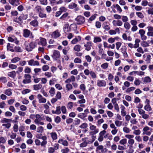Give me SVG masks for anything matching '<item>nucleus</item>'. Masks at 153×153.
Segmentation results:
<instances>
[{
    "mask_svg": "<svg viewBox=\"0 0 153 153\" xmlns=\"http://www.w3.org/2000/svg\"><path fill=\"white\" fill-rule=\"evenodd\" d=\"M75 20L77 24L78 25L83 24L85 21V17L82 16H77Z\"/></svg>",
    "mask_w": 153,
    "mask_h": 153,
    "instance_id": "obj_1",
    "label": "nucleus"
},
{
    "mask_svg": "<svg viewBox=\"0 0 153 153\" xmlns=\"http://www.w3.org/2000/svg\"><path fill=\"white\" fill-rule=\"evenodd\" d=\"M97 131H90L89 132V134L91 136V139L90 141H88V142L90 143H93L95 140L96 138V134L97 133Z\"/></svg>",
    "mask_w": 153,
    "mask_h": 153,
    "instance_id": "obj_2",
    "label": "nucleus"
},
{
    "mask_svg": "<svg viewBox=\"0 0 153 153\" xmlns=\"http://www.w3.org/2000/svg\"><path fill=\"white\" fill-rule=\"evenodd\" d=\"M36 45L37 44L36 42H32L30 43L29 45L27 46L26 49L28 51H31Z\"/></svg>",
    "mask_w": 153,
    "mask_h": 153,
    "instance_id": "obj_3",
    "label": "nucleus"
},
{
    "mask_svg": "<svg viewBox=\"0 0 153 153\" xmlns=\"http://www.w3.org/2000/svg\"><path fill=\"white\" fill-rule=\"evenodd\" d=\"M152 130V128H150L147 126H145L143 129V134H146L147 135H150Z\"/></svg>",
    "mask_w": 153,
    "mask_h": 153,
    "instance_id": "obj_4",
    "label": "nucleus"
},
{
    "mask_svg": "<svg viewBox=\"0 0 153 153\" xmlns=\"http://www.w3.org/2000/svg\"><path fill=\"white\" fill-rule=\"evenodd\" d=\"M138 111L139 112V114L141 115L142 117L145 119L146 120L148 119L149 117V115L147 114H146L145 111L142 109H138Z\"/></svg>",
    "mask_w": 153,
    "mask_h": 153,
    "instance_id": "obj_5",
    "label": "nucleus"
},
{
    "mask_svg": "<svg viewBox=\"0 0 153 153\" xmlns=\"http://www.w3.org/2000/svg\"><path fill=\"white\" fill-rule=\"evenodd\" d=\"M24 78H25V79H24L22 81L23 83L25 84L31 82V76L30 75L28 74H25L24 75Z\"/></svg>",
    "mask_w": 153,
    "mask_h": 153,
    "instance_id": "obj_6",
    "label": "nucleus"
},
{
    "mask_svg": "<svg viewBox=\"0 0 153 153\" xmlns=\"http://www.w3.org/2000/svg\"><path fill=\"white\" fill-rule=\"evenodd\" d=\"M60 52L57 50H54L53 52V54L52 56V57L54 60H56L60 58Z\"/></svg>",
    "mask_w": 153,
    "mask_h": 153,
    "instance_id": "obj_7",
    "label": "nucleus"
},
{
    "mask_svg": "<svg viewBox=\"0 0 153 153\" xmlns=\"http://www.w3.org/2000/svg\"><path fill=\"white\" fill-rule=\"evenodd\" d=\"M112 24L114 26L120 27L123 25L122 22L120 20H114L112 21Z\"/></svg>",
    "mask_w": 153,
    "mask_h": 153,
    "instance_id": "obj_8",
    "label": "nucleus"
},
{
    "mask_svg": "<svg viewBox=\"0 0 153 153\" xmlns=\"http://www.w3.org/2000/svg\"><path fill=\"white\" fill-rule=\"evenodd\" d=\"M97 85L99 87H104L106 85V81L104 80H98L97 81Z\"/></svg>",
    "mask_w": 153,
    "mask_h": 153,
    "instance_id": "obj_9",
    "label": "nucleus"
},
{
    "mask_svg": "<svg viewBox=\"0 0 153 153\" xmlns=\"http://www.w3.org/2000/svg\"><path fill=\"white\" fill-rule=\"evenodd\" d=\"M37 98L38 99L39 102L40 103H45L46 102V99L43 97L40 94H38L37 95Z\"/></svg>",
    "mask_w": 153,
    "mask_h": 153,
    "instance_id": "obj_10",
    "label": "nucleus"
},
{
    "mask_svg": "<svg viewBox=\"0 0 153 153\" xmlns=\"http://www.w3.org/2000/svg\"><path fill=\"white\" fill-rule=\"evenodd\" d=\"M28 65L30 66H38L39 64L38 61H34L33 59H31L28 61Z\"/></svg>",
    "mask_w": 153,
    "mask_h": 153,
    "instance_id": "obj_11",
    "label": "nucleus"
},
{
    "mask_svg": "<svg viewBox=\"0 0 153 153\" xmlns=\"http://www.w3.org/2000/svg\"><path fill=\"white\" fill-rule=\"evenodd\" d=\"M103 28L106 31L110 30L111 27L110 24L108 22H105L103 23L102 25Z\"/></svg>",
    "mask_w": 153,
    "mask_h": 153,
    "instance_id": "obj_12",
    "label": "nucleus"
},
{
    "mask_svg": "<svg viewBox=\"0 0 153 153\" xmlns=\"http://www.w3.org/2000/svg\"><path fill=\"white\" fill-rule=\"evenodd\" d=\"M148 29V32L147 33V35L149 36H153V27L149 26L147 27Z\"/></svg>",
    "mask_w": 153,
    "mask_h": 153,
    "instance_id": "obj_13",
    "label": "nucleus"
},
{
    "mask_svg": "<svg viewBox=\"0 0 153 153\" xmlns=\"http://www.w3.org/2000/svg\"><path fill=\"white\" fill-rule=\"evenodd\" d=\"M39 45H41L42 46H46L47 44L46 40L44 38L40 37V40L38 42Z\"/></svg>",
    "mask_w": 153,
    "mask_h": 153,
    "instance_id": "obj_14",
    "label": "nucleus"
},
{
    "mask_svg": "<svg viewBox=\"0 0 153 153\" xmlns=\"http://www.w3.org/2000/svg\"><path fill=\"white\" fill-rule=\"evenodd\" d=\"M7 39L9 42H14L16 44H18L19 43V41L17 39L14 37H9Z\"/></svg>",
    "mask_w": 153,
    "mask_h": 153,
    "instance_id": "obj_15",
    "label": "nucleus"
},
{
    "mask_svg": "<svg viewBox=\"0 0 153 153\" xmlns=\"http://www.w3.org/2000/svg\"><path fill=\"white\" fill-rule=\"evenodd\" d=\"M51 36L52 38L56 39L60 36V34L58 30H57L52 33Z\"/></svg>",
    "mask_w": 153,
    "mask_h": 153,
    "instance_id": "obj_16",
    "label": "nucleus"
},
{
    "mask_svg": "<svg viewBox=\"0 0 153 153\" xmlns=\"http://www.w3.org/2000/svg\"><path fill=\"white\" fill-rule=\"evenodd\" d=\"M9 2L14 6H17L20 4L19 0H9Z\"/></svg>",
    "mask_w": 153,
    "mask_h": 153,
    "instance_id": "obj_17",
    "label": "nucleus"
},
{
    "mask_svg": "<svg viewBox=\"0 0 153 153\" xmlns=\"http://www.w3.org/2000/svg\"><path fill=\"white\" fill-rule=\"evenodd\" d=\"M58 143L65 146H68V143L67 140L62 139H60L58 141Z\"/></svg>",
    "mask_w": 153,
    "mask_h": 153,
    "instance_id": "obj_18",
    "label": "nucleus"
},
{
    "mask_svg": "<svg viewBox=\"0 0 153 153\" xmlns=\"http://www.w3.org/2000/svg\"><path fill=\"white\" fill-rule=\"evenodd\" d=\"M23 32V36L25 38L28 37L31 33L30 31L27 29H24Z\"/></svg>",
    "mask_w": 153,
    "mask_h": 153,
    "instance_id": "obj_19",
    "label": "nucleus"
},
{
    "mask_svg": "<svg viewBox=\"0 0 153 153\" xmlns=\"http://www.w3.org/2000/svg\"><path fill=\"white\" fill-rule=\"evenodd\" d=\"M92 46L91 42H87L86 44L84 45V47L85 48V50L87 51H89L91 50Z\"/></svg>",
    "mask_w": 153,
    "mask_h": 153,
    "instance_id": "obj_20",
    "label": "nucleus"
},
{
    "mask_svg": "<svg viewBox=\"0 0 153 153\" xmlns=\"http://www.w3.org/2000/svg\"><path fill=\"white\" fill-rule=\"evenodd\" d=\"M41 115L39 114H36V119L34 121L35 123H37L39 121H41L43 119V117H42Z\"/></svg>",
    "mask_w": 153,
    "mask_h": 153,
    "instance_id": "obj_21",
    "label": "nucleus"
},
{
    "mask_svg": "<svg viewBox=\"0 0 153 153\" xmlns=\"http://www.w3.org/2000/svg\"><path fill=\"white\" fill-rule=\"evenodd\" d=\"M64 31L65 33H67L71 31V27H69L68 24H66L64 27L63 28Z\"/></svg>",
    "mask_w": 153,
    "mask_h": 153,
    "instance_id": "obj_22",
    "label": "nucleus"
},
{
    "mask_svg": "<svg viewBox=\"0 0 153 153\" xmlns=\"http://www.w3.org/2000/svg\"><path fill=\"white\" fill-rule=\"evenodd\" d=\"M47 138L45 136H44L42 138L43 141L41 142V146L42 147H45V145L47 143Z\"/></svg>",
    "mask_w": 153,
    "mask_h": 153,
    "instance_id": "obj_23",
    "label": "nucleus"
},
{
    "mask_svg": "<svg viewBox=\"0 0 153 153\" xmlns=\"http://www.w3.org/2000/svg\"><path fill=\"white\" fill-rule=\"evenodd\" d=\"M90 126L89 127V129L91 131H97V133L99 132V129L97 128V127L96 126L93 125H92L91 123L89 124Z\"/></svg>",
    "mask_w": 153,
    "mask_h": 153,
    "instance_id": "obj_24",
    "label": "nucleus"
},
{
    "mask_svg": "<svg viewBox=\"0 0 153 153\" xmlns=\"http://www.w3.org/2000/svg\"><path fill=\"white\" fill-rule=\"evenodd\" d=\"M44 9L42 8L39 5H37L34 8V11L39 13L42 11H43Z\"/></svg>",
    "mask_w": 153,
    "mask_h": 153,
    "instance_id": "obj_25",
    "label": "nucleus"
},
{
    "mask_svg": "<svg viewBox=\"0 0 153 153\" xmlns=\"http://www.w3.org/2000/svg\"><path fill=\"white\" fill-rule=\"evenodd\" d=\"M75 80V78L74 76H71V77L67 79H66L65 81V83H69L71 82H74Z\"/></svg>",
    "mask_w": 153,
    "mask_h": 153,
    "instance_id": "obj_26",
    "label": "nucleus"
},
{
    "mask_svg": "<svg viewBox=\"0 0 153 153\" xmlns=\"http://www.w3.org/2000/svg\"><path fill=\"white\" fill-rule=\"evenodd\" d=\"M28 17L27 15H22L19 17L18 19L21 22L23 20L26 19Z\"/></svg>",
    "mask_w": 153,
    "mask_h": 153,
    "instance_id": "obj_27",
    "label": "nucleus"
},
{
    "mask_svg": "<svg viewBox=\"0 0 153 153\" xmlns=\"http://www.w3.org/2000/svg\"><path fill=\"white\" fill-rule=\"evenodd\" d=\"M140 42V40L139 39H137L135 40V44L134 45V48H137L139 47V43Z\"/></svg>",
    "mask_w": 153,
    "mask_h": 153,
    "instance_id": "obj_28",
    "label": "nucleus"
},
{
    "mask_svg": "<svg viewBox=\"0 0 153 153\" xmlns=\"http://www.w3.org/2000/svg\"><path fill=\"white\" fill-rule=\"evenodd\" d=\"M16 72L15 71H13L8 73L7 75L8 76L13 79H14L16 76Z\"/></svg>",
    "mask_w": 153,
    "mask_h": 153,
    "instance_id": "obj_29",
    "label": "nucleus"
},
{
    "mask_svg": "<svg viewBox=\"0 0 153 153\" xmlns=\"http://www.w3.org/2000/svg\"><path fill=\"white\" fill-rule=\"evenodd\" d=\"M87 138H82V140L83 141H84L80 144V147L83 148L87 146L88 144V143L87 141H86L85 140H84L85 139Z\"/></svg>",
    "mask_w": 153,
    "mask_h": 153,
    "instance_id": "obj_30",
    "label": "nucleus"
},
{
    "mask_svg": "<svg viewBox=\"0 0 153 153\" xmlns=\"http://www.w3.org/2000/svg\"><path fill=\"white\" fill-rule=\"evenodd\" d=\"M68 15L69 13H65L62 15V16L59 19L61 20H65L68 16Z\"/></svg>",
    "mask_w": 153,
    "mask_h": 153,
    "instance_id": "obj_31",
    "label": "nucleus"
},
{
    "mask_svg": "<svg viewBox=\"0 0 153 153\" xmlns=\"http://www.w3.org/2000/svg\"><path fill=\"white\" fill-rule=\"evenodd\" d=\"M50 134L53 140H56L57 139V134L56 132H52Z\"/></svg>",
    "mask_w": 153,
    "mask_h": 153,
    "instance_id": "obj_32",
    "label": "nucleus"
},
{
    "mask_svg": "<svg viewBox=\"0 0 153 153\" xmlns=\"http://www.w3.org/2000/svg\"><path fill=\"white\" fill-rule=\"evenodd\" d=\"M81 46L79 45H75L73 48L74 50L76 52H78L81 50Z\"/></svg>",
    "mask_w": 153,
    "mask_h": 153,
    "instance_id": "obj_33",
    "label": "nucleus"
},
{
    "mask_svg": "<svg viewBox=\"0 0 153 153\" xmlns=\"http://www.w3.org/2000/svg\"><path fill=\"white\" fill-rule=\"evenodd\" d=\"M4 93L8 96H10L12 94V90L10 89H6L4 91Z\"/></svg>",
    "mask_w": 153,
    "mask_h": 153,
    "instance_id": "obj_34",
    "label": "nucleus"
},
{
    "mask_svg": "<svg viewBox=\"0 0 153 153\" xmlns=\"http://www.w3.org/2000/svg\"><path fill=\"white\" fill-rule=\"evenodd\" d=\"M20 58L18 57H16L11 60V62L13 63H15L20 61Z\"/></svg>",
    "mask_w": 153,
    "mask_h": 153,
    "instance_id": "obj_35",
    "label": "nucleus"
},
{
    "mask_svg": "<svg viewBox=\"0 0 153 153\" xmlns=\"http://www.w3.org/2000/svg\"><path fill=\"white\" fill-rule=\"evenodd\" d=\"M30 23V25L34 27H36L38 25V22L37 20H34L31 22Z\"/></svg>",
    "mask_w": 153,
    "mask_h": 153,
    "instance_id": "obj_36",
    "label": "nucleus"
},
{
    "mask_svg": "<svg viewBox=\"0 0 153 153\" xmlns=\"http://www.w3.org/2000/svg\"><path fill=\"white\" fill-rule=\"evenodd\" d=\"M144 109L146 111H150L152 110V108L151 107L150 104H146L144 107Z\"/></svg>",
    "mask_w": 153,
    "mask_h": 153,
    "instance_id": "obj_37",
    "label": "nucleus"
},
{
    "mask_svg": "<svg viewBox=\"0 0 153 153\" xmlns=\"http://www.w3.org/2000/svg\"><path fill=\"white\" fill-rule=\"evenodd\" d=\"M124 27L126 30H128L130 28L131 25L129 22H127L124 23Z\"/></svg>",
    "mask_w": 153,
    "mask_h": 153,
    "instance_id": "obj_38",
    "label": "nucleus"
},
{
    "mask_svg": "<svg viewBox=\"0 0 153 153\" xmlns=\"http://www.w3.org/2000/svg\"><path fill=\"white\" fill-rule=\"evenodd\" d=\"M101 39L99 36H95L94 38V42L97 43L101 42Z\"/></svg>",
    "mask_w": 153,
    "mask_h": 153,
    "instance_id": "obj_39",
    "label": "nucleus"
},
{
    "mask_svg": "<svg viewBox=\"0 0 153 153\" xmlns=\"http://www.w3.org/2000/svg\"><path fill=\"white\" fill-rule=\"evenodd\" d=\"M77 116L82 119H83L87 117V115L85 113H81L78 114Z\"/></svg>",
    "mask_w": 153,
    "mask_h": 153,
    "instance_id": "obj_40",
    "label": "nucleus"
},
{
    "mask_svg": "<svg viewBox=\"0 0 153 153\" xmlns=\"http://www.w3.org/2000/svg\"><path fill=\"white\" fill-rule=\"evenodd\" d=\"M151 81V79L149 77L147 76L144 78V80L143 81L144 83L150 82Z\"/></svg>",
    "mask_w": 153,
    "mask_h": 153,
    "instance_id": "obj_41",
    "label": "nucleus"
},
{
    "mask_svg": "<svg viewBox=\"0 0 153 153\" xmlns=\"http://www.w3.org/2000/svg\"><path fill=\"white\" fill-rule=\"evenodd\" d=\"M51 96H53L55 93V89L53 87L51 88L49 91Z\"/></svg>",
    "mask_w": 153,
    "mask_h": 153,
    "instance_id": "obj_42",
    "label": "nucleus"
},
{
    "mask_svg": "<svg viewBox=\"0 0 153 153\" xmlns=\"http://www.w3.org/2000/svg\"><path fill=\"white\" fill-rule=\"evenodd\" d=\"M123 122L118 120H116L114 122L115 124L117 127L120 126L122 124Z\"/></svg>",
    "mask_w": 153,
    "mask_h": 153,
    "instance_id": "obj_43",
    "label": "nucleus"
},
{
    "mask_svg": "<svg viewBox=\"0 0 153 153\" xmlns=\"http://www.w3.org/2000/svg\"><path fill=\"white\" fill-rule=\"evenodd\" d=\"M43 12V11H42V12L39 13H38L39 16L41 18H46L47 17L46 14L44 13Z\"/></svg>",
    "mask_w": 153,
    "mask_h": 153,
    "instance_id": "obj_44",
    "label": "nucleus"
},
{
    "mask_svg": "<svg viewBox=\"0 0 153 153\" xmlns=\"http://www.w3.org/2000/svg\"><path fill=\"white\" fill-rule=\"evenodd\" d=\"M77 6V4L75 3H71L68 5L69 8L70 9H73L76 8Z\"/></svg>",
    "mask_w": 153,
    "mask_h": 153,
    "instance_id": "obj_45",
    "label": "nucleus"
},
{
    "mask_svg": "<svg viewBox=\"0 0 153 153\" xmlns=\"http://www.w3.org/2000/svg\"><path fill=\"white\" fill-rule=\"evenodd\" d=\"M119 143L123 145H125L127 143V139L126 138H124L121 139L119 141Z\"/></svg>",
    "mask_w": 153,
    "mask_h": 153,
    "instance_id": "obj_46",
    "label": "nucleus"
},
{
    "mask_svg": "<svg viewBox=\"0 0 153 153\" xmlns=\"http://www.w3.org/2000/svg\"><path fill=\"white\" fill-rule=\"evenodd\" d=\"M135 89V88L134 87H131L127 89L125 91L127 93H130L131 91H134Z\"/></svg>",
    "mask_w": 153,
    "mask_h": 153,
    "instance_id": "obj_47",
    "label": "nucleus"
},
{
    "mask_svg": "<svg viewBox=\"0 0 153 153\" xmlns=\"http://www.w3.org/2000/svg\"><path fill=\"white\" fill-rule=\"evenodd\" d=\"M90 74L92 79H95L97 77L96 74L92 71H90Z\"/></svg>",
    "mask_w": 153,
    "mask_h": 153,
    "instance_id": "obj_48",
    "label": "nucleus"
},
{
    "mask_svg": "<svg viewBox=\"0 0 153 153\" xmlns=\"http://www.w3.org/2000/svg\"><path fill=\"white\" fill-rule=\"evenodd\" d=\"M73 103L72 102H68L67 105V107L68 109H71L73 107Z\"/></svg>",
    "mask_w": 153,
    "mask_h": 153,
    "instance_id": "obj_49",
    "label": "nucleus"
},
{
    "mask_svg": "<svg viewBox=\"0 0 153 153\" xmlns=\"http://www.w3.org/2000/svg\"><path fill=\"white\" fill-rule=\"evenodd\" d=\"M70 49V48L69 47H68L67 48H65L62 50L63 53L65 55H66L67 53L68 52Z\"/></svg>",
    "mask_w": 153,
    "mask_h": 153,
    "instance_id": "obj_50",
    "label": "nucleus"
},
{
    "mask_svg": "<svg viewBox=\"0 0 153 153\" xmlns=\"http://www.w3.org/2000/svg\"><path fill=\"white\" fill-rule=\"evenodd\" d=\"M44 131L43 127L42 126H40L38 127L37 129V132L38 133H42Z\"/></svg>",
    "mask_w": 153,
    "mask_h": 153,
    "instance_id": "obj_51",
    "label": "nucleus"
},
{
    "mask_svg": "<svg viewBox=\"0 0 153 153\" xmlns=\"http://www.w3.org/2000/svg\"><path fill=\"white\" fill-rule=\"evenodd\" d=\"M96 18L95 14L92 15L88 20V22L90 23H91L92 21L94 20Z\"/></svg>",
    "mask_w": 153,
    "mask_h": 153,
    "instance_id": "obj_52",
    "label": "nucleus"
},
{
    "mask_svg": "<svg viewBox=\"0 0 153 153\" xmlns=\"http://www.w3.org/2000/svg\"><path fill=\"white\" fill-rule=\"evenodd\" d=\"M141 45L142 46L144 47H148L149 46V43L145 41L142 42L141 43Z\"/></svg>",
    "mask_w": 153,
    "mask_h": 153,
    "instance_id": "obj_53",
    "label": "nucleus"
},
{
    "mask_svg": "<svg viewBox=\"0 0 153 153\" xmlns=\"http://www.w3.org/2000/svg\"><path fill=\"white\" fill-rule=\"evenodd\" d=\"M41 87L42 86L40 84L36 85H33L34 89L35 90H38L40 89Z\"/></svg>",
    "mask_w": 153,
    "mask_h": 153,
    "instance_id": "obj_54",
    "label": "nucleus"
},
{
    "mask_svg": "<svg viewBox=\"0 0 153 153\" xmlns=\"http://www.w3.org/2000/svg\"><path fill=\"white\" fill-rule=\"evenodd\" d=\"M88 126V124L85 123H84L82 124L79 126V127L81 128L82 129H85L87 128Z\"/></svg>",
    "mask_w": 153,
    "mask_h": 153,
    "instance_id": "obj_55",
    "label": "nucleus"
},
{
    "mask_svg": "<svg viewBox=\"0 0 153 153\" xmlns=\"http://www.w3.org/2000/svg\"><path fill=\"white\" fill-rule=\"evenodd\" d=\"M108 66V64L107 63H105L101 65V67L103 69H107Z\"/></svg>",
    "mask_w": 153,
    "mask_h": 153,
    "instance_id": "obj_56",
    "label": "nucleus"
},
{
    "mask_svg": "<svg viewBox=\"0 0 153 153\" xmlns=\"http://www.w3.org/2000/svg\"><path fill=\"white\" fill-rule=\"evenodd\" d=\"M141 83V81L138 79H136L134 82V84L135 85L137 86L139 85Z\"/></svg>",
    "mask_w": 153,
    "mask_h": 153,
    "instance_id": "obj_57",
    "label": "nucleus"
},
{
    "mask_svg": "<svg viewBox=\"0 0 153 153\" xmlns=\"http://www.w3.org/2000/svg\"><path fill=\"white\" fill-rule=\"evenodd\" d=\"M123 131L124 132L126 133H130V130L129 128L126 127H124L123 128Z\"/></svg>",
    "mask_w": 153,
    "mask_h": 153,
    "instance_id": "obj_58",
    "label": "nucleus"
},
{
    "mask_svg": "<svg viewBox=\"0 0 153 153\" xmlns=\"http://www.w3.org/2000/svg\"><path fill=\"white\" fill-rule=\"evenodd\" d=\"M7 50L10 51L12 52L14 51L13 47L10 46V44L9 43H8L7 45Z\"/></svg>",
    "mask_w": 153,
    "mask_h": 153,
    "instance_id": "obj_59",
    "label": "nucleus"
},
{
    "mask_svg": "<svg viewBox=\"0 0 153 153\" xmlns=\"http://www.w3.org/2000/svg\"><path fill=\"white\" fill-rule=\"evenodd\" d=\"M74 62L76 63H80L82 62V60L80 58L76 57L74 59Z\"/></svg>",
    "mask_w": 153,
    "mask_h": 153,
    "instance_id": "obj_60",
    "label": "nucleus"
},
{
    "mask_svg": "<svg viewBox=\"0 0 153 153\" xmlns=\"http://www.w3.org/2000/svg\"><path fill=\"white\" fill-rule=\"evenodd\" d=\"M151 56L150 55H147L145 61L147 63H150L151 61Z\"/></svg>",
    "mask_w": 153,
    "mask_h": 153,
    "instance_id": "obj_61",
    "label": "nucleus"
},
{
    "mask_svg": "<svg viewBox=\"0 0 153 153\" xmlns=\"http://www.w3.org/2000/svg\"><path fill=\"white\" fill-rule=\"evenodd\" d=\"M66 88L67 91H68L73 88V86L71 84L68 83L66 85Z\"/></svg>",
    "mask_w": 153,
    "mask_h": 153,
    "instance_id": "obj_62",
    "label": "nucleus"
},
{
    "mask_svg": "<svg viewBox=\"0 0 153 153\" xmlns=\"http://www.w3.org/2000/svg\"><path fill=\"white\" fill-rule=\"evenodd\" d=\"M30 91L31 90L29 89H26L23 90L22 91V93L24 95L29 93Z\"/></svg>",
    "mask_w": 153,
    "mask_h": 153,
    "instance_id": "obj_63",
    "label": "nucleus"
},
{
    "mask_svg": "<svg viewBox=\"0 0 153 153\" xmlns=\"http://www.w3.org/2000/svg\"><path fill=\"white\" fill-rule=\"evenodd\" d=\"M70 151L68 147H66L64 149L61 150L62 153H68Z\"/></svg>",
    "mask_w": 153,
    "mask_h": 153,
    "instance_id": "obj_64",
    "label": "nucleus"
}]
</instances>
